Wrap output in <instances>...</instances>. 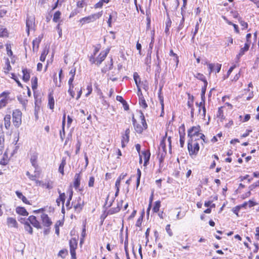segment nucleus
Returning <instances> with one entry per match:
<instances>
[{
    "mask_svg": "<svg viewBox=\"0 0 259 259\" xmlns=\"http://www.w3.org/2000/svg\"><path fill=\"white\" fill-rule=\"evenodd\" d=\"M41 219L42 224L44 226L49 227L52 225V222L48 217V214L46 213H42L41 215Z\"/></svg>",
    "mask_w": 259,
    "mask_h": 259,
    "instance_id": "11",
    "label": "nucleus"
},
{
    "mask_svg": "<svg viewBox=\"0 0 259 259\" xmlns=\"http://www.w3.org/2000/svg\"><path fill=\"white\" fill-rule=\"evenodd\" d=\"M109 1L110 0H100L94 5V8L95 9L101 8L104 4H107Z\"/></svg>",
    "mask_w": 259,
    "mask_h": 259,
    "instance_id": "35",
    "label": "nucleus"
},
{
    "mask_svg": "<svg viewBox=\"0 0 259 259\" xmlns=\"http://www.w3.org/2000/svg\"><path fill=\"white\" fill-rule=\"evenodd\" d=\"M122 202H123L122 200H121L120 202H118L117 207H112V208H110L108 210V213L110 214H114V213L119 212V210H120V208H121L122 205Z\"/></svg>",
    "mask_w": 259,
    "mask_h": 259,
    "instance_id": "16",
    "label": "nucleus"
},
{
    "mask_svg": "<svg viewBox=\"0 0 259 259\" xmlns=\"http://www.w3.org/2000/svg\"><path fill=\"white\" fill-rule=\"evenodd\" d=\"M140 117L141 119V123L142 124V126L143 127L144 129H146L147 128V124L146 123V120L143 113H141Z\"/></svg>",
    "mask_w": 259,
    "mask_h": 259,
    "instance_id": "47",
    "label": "nucleus"
},
{
    "mask_svg": "<svg viewBox=\"0 0 259 259\" xmlns=\"http://www.w3.org/2000/svg\"><path fill=\"white\" fill-rule=\"evenodd\" d=\"M206 87H205L204 85V87H203L201 90V99H202V100H205V92H206Z\"/></svg>",
    "mask_w": 259,
    "mask_h": 259,
    "instance_id": "60",
    "label": "nucleus"
},
{
    "mask_svg": "<svg viewBox=\"0 0 259 259\" xmlns=\"http://www.w3.org/2000/svg\"><path fill=\"white\" fill-rule=\"evenodd\" d=\"M16 194L17 196V197L19 199H21L24 203H25L26 204H30V203L28 201L27 199L26 198L25 196H24L22 194V193L21 192H19V191H17L16 192Z\"/></svg>",
    "mask_w": 259,
    "mask_h": 259,
    "instance_id": "32",
    "label": "nucleus"
},
{
    "mask_svg": "<svg viewBox=\"0 0 259 259\" xmlns=\"http://www.w3.org/2000/svg\"><path fill=\"white\" fill-rule=\"evenodd\" d=\"M8 93L4 92L0 94V109L5 107L8 103Z\"/></svg>",
    "mask_w": 259,
    "mask_h": 259,
    "instance_id": "7",
    "label": "nucleus"
},
{
    "mask_svg": "<svg viewBox=\"0 0 259 259\" xmlns=\"http://www.w3.org/2000/svg\"><path fill=\"white\" fill-rule=\"evenodd\" d=\"M230 13L233 17L234 18H237L238 19L240 17L239 16V14L237 11H231Z\"/></svg>",
    "mask_w": 259,
    "mask_h": 259,
    "instance_id": "56",
    "label": "nucleus"
},
{
    "mask_svg": "<svg viewBox=\"0 0 259 259\" xmlns=\"http://www.w3.org/2000/svg\"><path fill=\"white\" fill-rule=\"evenodd\" d=\"M81 180V172L77 173L74 176L73 186L76 190H77L80 186Z\"/></svg>",
    "mask_w": 259,
    "mask_h": 259,
    "instance_id": "12",
    "label": "nucleus"
},
{
    "mask_svg": "<svg viewBox=\"0 0 259 259\" xmlns=\"http://www.w3.org/2000/svg\"><path fill=\"white\" fill-rule=\"evenodd\" d=\"M184 22H185V19H184V17H183L180 22V24H179L178 27L177 28L178 31H180L184 27Z\"/></svg>",
    "mask_w": 259,
    "mask_h": 259,
    "instance_id": "52",
    "label": "nucleus"
},
{
    "mask_svg": "<svg viewBox=\"0 0 259 259\" xmlns=\"http://www.w3.org/2000/svg\"><path fill=\"white\" fill-rule=\"evenodd\" d=\"M61 12L60 11H57L53 15V21L55 23H59L60 22V24L62 22V20H61Z\"/></svg>",
    "mask_w": 259,
    "mask_h": 259,
    "instance_id": "19",
    "label": "nucleus"
},
{
    "mask_svg": "<svg viewBox=\"0 0 259 259\" xmlns=\"http://www.w3.org/2000/svg\"><path fill=\"white\" fill-rule=\"evenodd\" d=\"M83 205V202L81 201V198L79 197L78 198L77 202H74V204L73 207L75 209V211H76L77 213L80 212L82 209Z\"/></svg>",
    "mask_w": 259,
    "mask_h": 259,
    "instance_id": "13",
    "label": "nucleus"
},
{
    "mask_svg": "<svg viewBox=\"0 0 259 259\" xmlns=\"http://www.w3.org/2000/svg\"><path fill=\"white\" fill-rule=\"evenodd\" d=\"M108 53V50L102 51L98 55V56L97 57V59H96L94 63L97 64H101L102 62V61L105 60Z\"/></svg>",
    "mask_w": 259,
    "mask_h": 259,
    "instance_id": "8",
    "label": "nucleus"
},
{
    "mask_svg": "<svg viewBox=\"0 0 259 259\" xmlns=\"http://www.w3.org/2000/svg\"><path fill=\"white\" fill-rule=\"evenodd\" d=\"M58 191L59 194V197L56 199V203L58 206H60L61 201L62 205H64L66 198L65 194L64 193H61L59 189H58Z\"/></svg>",
    "mask_w": 259,
    "mask_h": 259,
    "instance_id": "17",
    "label": "nucleus"
},
{
    "mask_svg": "<svg viewBox=\"0 0 259 259\" xmlns=\"http://www.w3.org/2000/svg\"><path fill=\"white\" fill-rule=\"evenodd\" d=\"M170 227V225L169 224L167 225L165 228V230L168 235L171 237L173 235V233Z\"/></svg>",
    "mask_w": 259,
    "mask_h": 259,
    "instance_id": "53",
    "label": "nucleus"
},
{
    "mask_svg": "<svg viewBox=\"0 0 259 259\" xmlns=\"http://www.w3.org/2000/svg\"><path fill=\"white\" fill-rule=\"evenodd\" d=\"M234 39L231 35L224 37L223 46L225 47H228L233 44Z\"/></svg>",
    "mask_w": 259,
    "mask_h": 259,
    "instance_id": "22",
    "label": "nucleus"
},
{
    "mask_svg": "<svg viewBox=\"0 0 259 259\" xmlns=\"http://www.w3.org/2000/svg\"><path fill=\"white\" fill-rule=\"evenodd\" d=\"M169 55L173 58L174 63L178 65L179 63V58L177 55L172 50H170Z\"/></svg>",
    "mask_w": 259,
    "mask_h": 259,
    "instance_id": "37",
    "label": "nucleus"
},
{
    "mask_svg": "<svg viewBox=\"0 0 259 259\" xmlns=\"http://www.w3.org/2000/svg\"><path fill=\"white\" fill-rule=\"evenodd\" d=\"M194 76L197 78V79L203 81L205 86L206 87L207 85V82L206 80L205 77L204 75L201 73H197L195 74H194Z\"/></svg>",
    "mask_w": 259,
    "mask_h": 259,
    "instance_id": "31",
    "label": "nucleus"
},
{
    "mask_svg": "<svg viewBox=\"0 0 259 259\" xmlns=\"http://www.w3.org/2000/svg\"><path fill=\"white\" fill-rule=\"evenodd\" d=\"M223 18L228 24L233 26L234 31L236 33L239 34L240 33L238 26L237 24L232 23L231 21L228 20V19L225 16L223 17Z\"/></svg>",
    "mask_w": 259,
    "mask_h": 259,
    "instance_id": "23",
    "label": "nucleus"
},
{
    "mask_svg": "<svg viewBox=\"0 0 259 259\" xmlns=\"http://www.w3.org/2000/svg\"><path fill=\"white\" fill-rule=\"evenodd\" d=\"M77 247V241L75 238H72L69 240L70 250H76Z\"/></svg>",
    "mask_w": 259,
    "mask_h": 259,
    "instance_id": "25",
    "label": "nucleus"
},
{
    "mask_svg": "<svg viewBox=\"0 0 259 259\" xmlns=\"http://www.w3.org/2000/svg\"><path fill=\"white\" fill-rule=\"evenodd\" d=\"M66 165V160L64 158H63L62 162L59 165V171L63 175H64V168Z\"/></svg>",
    "mask_w": 259,
    "mask_h": 259,
    "instance_id": "42",
    "label": "nucleus"
},
{
    "mask_svg": "<svg viewBox=\"0 0 259 259\" xmlns=\"http://www.w3.org/2000/svg\"><path fill=\"white\" fill-rule=\"evenodd\" d=\"M55 101L52 95L49 94L48 99V106L49 107L53 110L54 108Z\"/></svg>",
    "mask_w": 259,
    "mask_h": 259,
    "instance_id": "30",
    "label": "nucleus"
},
{
    "mask_svg": "<svg viewBox=\"0 0 259 259\" xmlns=\"http://www.w3.org/2000/svg\"><path fill=\"white\" fill-rule=\"evenodd\" d=\"M259 186V180L253 183V184L251 185L249 187V189H250V190H252L253 189H254L255 188H256V187H258Z\"/></svg>",
    "mask_w": 259,
    "mask_h": 259,
    "instance_id": "63",
    "label": "nucleus"
},
{
    "mask_svg": "<svg viewBox=\"0 0 259 259\" xmlns=\"http://www.w3.org/2000/svg\"><path fill=\"white\" fill-rule=\"evenodd\" d=\"M80 146H81V143L79 140H78L77 143L76 144V149L75 151L76 154H77L79 153V150H80Z\"/></svg>",
    "mask_w": 259,
    "mask_h": 259,
    "instance_id": "64",
    "label": "nucleus"
},
{
    "mask_svg": "<svg viewBox=\"0 0 259 259\" xmlns=\"http://www.w3.org/2000/svg\"><path fill=\"white\" fill-rule=\"evenodd\" d=\"M6 49L7 51V54L8 56L10 58L11 63L14 64L16 62V57L13 55V53L12 51V45L10 43H7L6 44Z\"/></svg>",
    "mask_w": 259,
    "mask_h": 259,
    "instance_id": "6",
    "label": "nucleus"
},
{
    "mask_svg": "<svg viewBox=\"0 0 259 259\" xmlns=\"http://www.w3.org/2000/svg\"><path fill=\"white\" fill-rule=\"evenodd\" d=\"M109 197V195H108L106 198V202H105V205H107L108 207H110L112 205V203L114 202V199H115V197H113L109 201H108Z\"/></svg>",
    "mask_w": 259,
    "mask_h": 259,
    "instance_id": "48",
    "label": "nucleus"
},
{
    "mask_svg": "<svg viewBox=\"0 0 259 259\" xmlns=\"http://www.w3.org/2000/svg\"><path fill=\"white\" fill-rule=\"evenodd\" d=\"M67 254H68L67 250L66 249H63L60 250V251L58 253V255L59 256H60L62 258H65Z\"/></svg>",
    "mask_w": 259,
    "mask_h": 259,
    "instance_id": "45",
    "label": "nucleus"
},
{
    "mask_svg": "<svg viewBox=\"0 0 259 259\" xmlns=\"http://www.w3.org/2000/svg\"><path fill=\"white\" fill-rule=\"evenodd\" d=\"M7 224L11 227H17V222L14 218L11 217L8 218Z\"/></svg>",
    "mask_w": 259,
    "mask_h": 259,
    "instance_id": "27",
    "label": "nucleus"
},
{
    "mask_svg": "<svg viewBox=\"0 0 259 259\" xmlns=\"http://www.w3.org/2000/svg\"><path fill=\"white\" fill-rule=\"evenodd\" d=\"M38 157V154L36 152H33L31 154L30 162L32 165L35 168V172H36L37 170L38 169V165L37 163V159Z\"/></svg>",
    "mask_w": 259,
    "mask_h": 259,
    "instance_id": "9",
    "label": "nucleus"
},
{
    "mask_svg": "<svg viewBox=\"0 0 259 259\" xmlns=\"http://www.w3.org/2000/svg\"><path fill=\"white\" fill-rule=\"evenodd\" d=\"M221 66H209L208 70L209 73L215 71V73H218L221 70Z\"/></svg>",
    "mask_w": 259,
    "mask_h": 259,
    "instance_id": "34",
    "label": "nucleus"
},
{
    "mask_svg": "<svg viewBox=\"0 0 259 259\" xmlns=\"http://www.w3.org/2000/svg\"><path fill=\"white\" fill-rule=\"evenodd\" d=\"M48 51L47 50H44L41 53V54L40 57V60L42 62H44L46 59V57L48 54Z\"/></svg>",
    "mask_w": 259,
    "mask_h": 259,
    "instance_id": "51",
    "label": "nucleus"
},
{
    "mask_svg": "<svg viewBox=\"0 0 259 259\" xmlns=\"http://www.w3.org/2000/svg\"><path fill=\"white\" fill-rule=\"evenodd\" d=\"M251 33H247L246 35V42L245 43L250 45L251 44Z\"/></svg>",
    "mask_w": 259,
    "mask_h": 259,
    "instance_id": "59",
    "label": "nucleus"
},
{
    "mask_svg": "<svg viewBox=\"0 0 259 259\" xmlns=\"http://www.w3.org/2000/svg\"><path fill=\"white\" fill-rule=\"evenodd\" d=\"M158 99L160 101V103L161 106V110L162 112L164 110V99L163 96L161 95V89L159 91L158 93Z\"/></svg>",
    "mask_w": 259,
    "mask_h": 259,
    "instance_id": "36",
    "label": "nucleus"
},
{
    "mask_svg": "<svg viewBox=\"0 0 259 259\" xmlns=\"http://www.w3.org/2000/svg\"><path fill=\"white\" fill-rule=\"evenodd\" d=\"M28 220L35 228L40 229L41 228L39 222L36 220L35 216L31 215L29 217Z\"/></svg>",
    "mask_w": 259,
    "mask_h": 259,
    "instance_id": "14",
    "label": "nucleus"
},
{
    "mask_svg": "<svg viewBox=\"0 0 259 259\" xmlns=\"http://www.w3.org/2000/svg\"><path fill=\"white\" fill-rule=\"evenodd\" d=\"M61 25V24H60V22H59V23H58L57 25L56 26V29L58 30V32L60 37H61L62 34V28H61V26H60Z\"/></svg>",
    "mask_w": 259,
    "mask_h": 259,
    "instance_id": "61",
    "label": "nucleus"
},
{
    "mask_svg": "<svg viewBox=\"0 0 259 259\" xmlns=\"http://www.w3.org/2000/svg\"><path fill=\"white\" fill-rule=\"evenodd\" d=\"M142 154L143 156L144 163V165L147 166V165L149 163V161L150 157V153L149 151L145 150L144 151H142Z\"/></svg>",
    "mask_w": 259,
    "mask_h": 259,
    "instance_id": "21",
    "label": "nucleus"
},
{
    "mask_svg": "<svg viewBox=\"0 0 259 259\" xmlns=\"http://www.w3.org/2000/svg\"><path fill=\"white\" fill-rule=\"evenodd\" d=\"M200 126L199 125L194 126L191 127L188 131V136L189 138V140L190 141H193V139L195 136H197L198 138L203 140V141L205 142L204 140L205 136L204 134L200 133Z\"/></svg>",
    "mask_w": 259,
    "mask_h": 259,
    "instance_id": "1",
    "label": "nucleus"
},
{
    "mask_svg": "<svg viewBox=\"0 0 259 259\" xmlns=\"http://www.w3.org/2000/svg\"><path fill=\"white\" fill-rule=\"evenodd\" d=\"M22 112L18 109L15 110L13 112V122L15 126L18 127L22 122Z\"/></svg>",
    "mask_w": 259,
    "mask_h": 259,
    "instance_id": "5",
    "label": "nucleus"
},
{
    "mask_svg": "<svg viewBox=\"0 0 259 259\" xmlns=\"http://www.w3.org/2000/svg\"><path fill=\"white\" fill-rule=\"evenodd\" d=\"M132 121L136 132L139 134L142 133L143 131V130L144 129L143 127L141 124L137 123L136 120L134 118V117H133Z\"/></svg>",
    "mask_w": 259,
    "mask_h": 259,
    "instance_id": "18",
    "label": "nucleus"
},
{
    "mask_svg": "<svg viewBox=\"0 0 259 259\" xmlns=\"http://www.w3.org/2000/svg\"><path fill=\"white\" fill-rule=\"evenodd\" d=\"M86 0H80L76 2V7L78 8H82L84 7L87 6Z\"/></svg>",
    "mask_w": 259,
    "mask_h": 259,
    "instance_id": "43",
    "label": "nucleus"
},
{
    "mask_svg": "<svg viewBox=\"0 0 259 259\" xmlns=\"http://www.w3.org/2000/svg\"><path fill=\"white\" fill-rule=\"evenodd\" d=\"M250 46V45L245 43L244 47L240 48L238 56L240 57L243 56L245 52L248 51Z\"/></svg>",
    "mask_w": 259,
    "mask_h": 259,
    "instance_id": "24",
    "label": "nucleus"
},
{
    "mask_svg": "<svg viewBox=\"0 0 259 259\" xmlns=\"http://www.w3.org/2000/svg\"><path fill=\"white\" fill-rule=\"evenodd\" d=\"M16 211L18 214L23 216H27L28 215V213L26 210L22 207H17L16 209Z\"/></svg>",
    "mask_w": 259,
    "mask_h": 259,
    "instance_id": "29",
    "label": "nucleus"
},
{
    "mask_svg": "<svg viewBox=\"0 0 259 259\" xmlns=\"http://www.w3.org/2000/svg\"><path fill=\"white\" fill-rule=\"evenodd\" d=\"M179 135L180 136L185 137V126L184 124L182 125L179 127Z\"/></svg>",
    "mask_w": 259,
    "mask_h": 259,
    "instance_id": "49",
    "label": "nucleus"
},
{
    "mask_svg": "<svg viewBox=\"0 0 259 259\" xmlns=\"http://www.w3.org/2000/svg\"><path fill=\"white\" fill-rule=\"evenodd\" d=\"M11 115L9 114L6 115L4 117V124L6 129L8 130L11 125Z\"/></svg>",
    "mask_w": 259,
    "mask_h": 259,
    "instance_id": "26",
    "label": "nucleus"
},
{
    "mask_svg": "<svg viewBox=\"0 0 259 259\" xmlns=\"http://www.w3.org/2000/svg\"><path fill=\"white\" fill-rule=\"evenodd\" d=\"M18 100L23 106H25L27 104V100L21 96L18 97Z\"/></svg>",
    "mask_w": 259,
    "mask_h": 259,
    "instance_id": "46",
    "label": "nucleus"
},
{
    "mask_svg": "<svg viewBox=\"0 0 259 259\" xmlns=\"http://www.w3.org/2000/svg\"><path fill=\"white\" fill-rule=\"evenodd\" d=\"M130 136L123 135L121 139V146L122 148L125 146V145L129 141Z\"/></svg>",
    "mask_w": 259,
    "mask_h": 259,
    "instance_id": "38",
    "label": "nucleus"
},
{
    "mask_svg": "<svg viewBox=\"0 0 259 259\" xmlns=\"http://www.w3.org/2000/svg\"><path fill=\"white\" fill-rule=\"evenodd\" d=\"M102 11L91 14L89 16H85L80 19L79 20V22L81 26H82L85 24L94 22L95 20L99 19L102 16Z\"/></svg>",
    "mask_w": 259,
    "mask_h": 259,
    "instance_id": "2",
    "label": "nucleus"
},
{
    "mask_svg": "<svg viewBox=\"0 0 259 259\" xmlns=\"http://www.w3.org/2000/svg\"><path fill=\"white\" fill-rule=\"evenodd\" d=\"M154 41V31L153 30L152 31L151 40L149 44V48L150 49H152L153 48Z\"/></svg>",
    "mask_w": 259,
    "mask_h": 259,
    "instance_id": "57",
    "label": "nucleus"
},
{
    "mask_svg": "<svg viewBox=\"0 0 259 259\" xmlns=\"http://www.w3.org/2000/svg\"><path fill=\"white\" fill-rule=\"evenodd\" d=\"M9 33L6 28H2L0 29V37H8Z\"/></svg>",
    "mask_w": 259,
    "mask_h": 259,
    "instance_id": "33",
    "label": "nucleus"
},
{
    "mask_svg": "<svg viewBox=\"0 0 259 259\" xmlns=\"http://www.w3.org/2000/svg\"><path fill=\"white\" fill-rule=\"evenodd\" d=\"M161 206V202L160 201H156L155 202L154 207L153 208V211L154 212H157L159 210V208Z\"/></svg>",
    "mask_w": 259,
    "mask_h": 259,
    "instance_id": "44",
    "label": "nucleus"
},
{
    "mask_svg": "<svg viewBox=\"0 0 259 259\" xmlns=\"http://www.w3.org/2000/svg\"><path fill=\"white\" fill-rule=\"evenodd\" d=\"M79 11L77 9H74L73 10L69 15V18H72L77 15L78 13H79Z\"/></svg>",
    "mask_w": 259,
    "mask_h": 259,
    "instance_id": "62",
    "label": "nucleus"
},
{
    "mask_svg": "<svg viewBox=\"0 0 259 259\" xmlns=\"http://www.w3.org/2000/svg\"><path fill=\"white\" fill-rule=\"evenodd\" d=\"M204 104H205V100H203L201 99V101L199 103H196V104L197 106H198L199 107V112H200V111H201V109L200 108L202 107V108L203 109V107H205L204 106Z\"/></svg>",
    "mask_w": 259,
    "mask_h": 259,
    "instance_id": "55",
    "label": "nucleus"
},
{
    "mask_svg": "<svg viewBox=\"0 0 259 259\" xmlns=\"http://www.w3.org/2000/svg\"><path fill=\"white\" fill-rule=\"evenodd\" d=\"M95 178L94 177H91L89 181L88 185L90 187H93L94 185Z\"/></svg>",
    "mask_w": 259,
    "mask_h": 259,
    "instance_id": "58",
    "label": "nucleus"
},
{
    "mask_svg": "<svg viewBox=\"0 0 259 259\" xmlns=\"http://www.w3.org/2000/svg\"><path fill=\"white\" fill-rule=\"evenodd\" d=\"M42 37L43 35H41L33 39L32 41V50L33 52H37L38 51L39 44L40 43Z\"/></svg>",
    "mask_w": 259,
    "mask_h": 259,
    "instance_id": "10",
    "label": "nucleus"
},
{
    "mask_svg": "<svg viewBox=\"0 0 259 259\" xmlns=\"http://www.w3.org/2000/svg\"><path fill=\"white\" fill-rule=\"evenodd\" d=\"M167 137V133H165V135L163 137L162 140L160 142L159 150L162 149L164 153H166V145H165V140L166 139Z\"/></svg>",
    "mask_w": 259,
    "mask_h": 259,
    "instance_id": "28",
    "label": "nucleus"
},
{
    "mask_svg": "<svg viewBox=\"0 0 259 259\" xmlns=\"http://www.w3.org/2000/svg\"><path fill=\"white\" fill-rule=\"evenodd\" d=\"M26 32L29 35L31 30H34L35 27V18L33 14H27L26 20Z\"/></svg>",
    "mask_w": 259,
    "mask_h": 259,
    "instance_id": "3",
    "label": "nucleus"
},
{
    "mask_svg": "<svg viewBox=\"0 0 259 259\" xmlns=\"http://www.w3.org/2000/svg\"><path fill=\"white\" fill-rule=\"evenodd\" d=\"M37 87V78L36 77H33L31 79V88L33 90L36 89Z\"/></svg>",
    "mask_w": 259,
    "mask_h": 259,
    "instance_id": "40",
    "label": "nucleus"
},
{
    "mask_svg": "<svg viewBox=\"0 0 259 259\" xmlns=\"http://www.w3.org/2000/svg\"><path fill=\"white\" fill-rule=\"evenodd\" d=\"M133 77H134V79L135 81V83L139 89V88L138 79H140V76H139L138 73L137 72H134Z\"/></svg>",
    "mask_w": 259,
    "mask_h": 259,
    "instance_id": "54",
    "label": "nucleus"
},
{
    "mask_svg": "<svg viewBox=\"0 0 259 259\" xmlns=\"http://www.w3.org/2000/svg\"><path fill=\"white\" fill-rule=\"evenodd\" d=\"M22 72L23 74L22 79L24 81L27 82L29 81L30 79V71L26 68H22Z\"/></svg>",
    "mask_w": 259,
    "mask_h": 259,
    "instance_id": "20",
    "label": "nucleus"
},
{
    "mask_svg": "<svg viewBox=\"0 0 259 259\" xmlns=\"http://www.w3.org/2000/svg\"><path fill=\"white\" fill-rule=\"evenodd\" d=\"M138 94L139 95V103L140 105L144 109H146L148 106L140 88L138 89Z\"/></svg>",
    "mask_w": 259,
    "mask_h": 259,
    "instance_id": "15",
    "label": "nucleus"
},
{
    "mask_svg": "<svg viewBox=\"0 0 259 259\" xmlns=\"http://www.w3.org/2000/svg\"><path fill=\"white\" fill-rule=\"evenodd\" d=\"M238 21H239L240 24L241 25V26L242 27V29L243 30V29H247V28L248 27V23L247 22H245L244 21H243L241 17L239 18Z\"/></svg>",
    "mask_w": 259,
    "mask_h": 259,
    "instance_id": "41",
    "label": "nucleus"
},
{
    "mask_svg": "<svg viewBox=\"0 0 259 259\" xmlns=\"http://www.w3.org/2000/svg\"><path fill=\"white\" fill-rule=\"evenodd\" d=\"M11 78L14 79L16 81L18 85L21 88H22V84L21 83V82L18 79V78L16 76V75L14 73H11Z\"/></svg>",
    "mask_w": 259,
    "mask_h": 259,
    "instance_id": "50",
    "label": "nucleus"
},
{
    "mask_svg": "<svg viewBox=\"0 0 259 259\" xmlns=\"http://www.w3.org/2000/svg\"><path fill=\"white\" fill-rule=\"evenodd\" d=\"M188 149L190 155H196L199 150V145L197 142H194L193 141H188Z\"/></svg>",
    "mask_w": 259,
    "mask_h": 259,
    "instance_id": "4",
    "label": "nucleus"
},
{
    "mask_svg": "<svg viewBox=\"0 0 259 259\" xmlns=\"http://www.w3.org/2000/svg\"><path fill=\"white\" fill-rule=\"evenodd\" d=\"M24 229L30 234H32L33 233L32 228L30 225L29 223L27 221L24 223Z\"/></svg>",
    "mask_w": 259,
    "mask_h": 259,
    "instance_id": "39",
    "label": "nucleus"
}]
</instances>
